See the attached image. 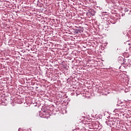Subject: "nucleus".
<instances>
[{
	"label": "nucleus",
	"instance_id": "obj_1",
	"mask_svg": "<svg viewBox=\"0 0 131 131\" xmlns=\"http://www.w3.org/2000/svg\"><path fill=\"white\" fill-rule=\"evenodd\" d=\"M126 62L125 61V62H124L123 63H122V66L124 67H125V66H127V64H126Z\"/></svg>",
	"mask_w": 131,
	"mask_h": 131
},
{
	"label": "nucleus",
	"instance_id": "obj_2",
	"mask_svg": "<svg viewBox=\"0 0 131 131\" xmlns=\"http://www.w3.org/2000/svg\"><path fill=\"white\" fill-rule=\"evenodd\" d=\"M124 12H128V9L127 8H125L124 9Z\"/></svg>",
	"mask_w": 131,
	"mask_h": 131
},
{
	"label": "nucleus",
	"instance_id": "obj_3",
	"mask_svg": "<svg viewBox=\"0 0 131 131\" xmlns=\"http://www.w3.org/2000/svg\"><path fill=\"white\" fill-rule=\"evenodd\" d=\"M121 68V67H120L119 69H120Z\"/></svg>",
	"mask_w": 131,
	"mask_h": 131
}]
</instances>
